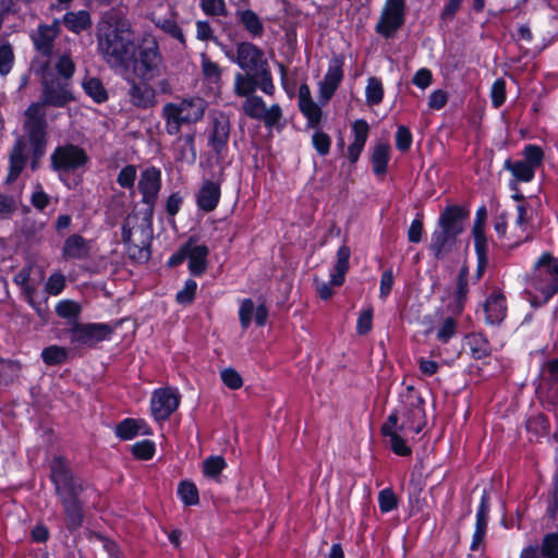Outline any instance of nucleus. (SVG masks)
Wrapping results in <instances>:
<instances>
[{"label": "nucleus", "instance_id": "17", "mask_svg": "<svg viewBox=\"0 0 558 558\" xmlns=\"http://www.w3.org/2000/svg\"><path fill=\"white\" fill-rule=\"evenodd\" d=\"M468 217L469 210L466 208L459 205H449L440 214L438 228L458 236L463 232Z\"/></svg>", "mask_w": 558, "mask_h": 558}, {"label": "nucleus", "instance_id": "21", "mask_svg": "<svg viewBox=\"0 0 558 558\" xmlns=\"http://www.w3.org/2000/svg\"><path fill=\"white\" fill-rule=\"evenodd\" d=\"M267 316L268 311L264 304H260L255 308L251 299H245L241 302L239 318L243 329H246L251 325L253 317L258 326H264L266 324Z\"/></svg>", "mask_w": 558, "mask_h": 558}, {"label": "nucleus", "instance_id": "19", "mask_svg": "<svg viewBox=\"0 0 558 558\" xmlns=\"http://www.w3.org/2000/svg\"><path fill=\"white\" fill-rule=\"evenodd\" d=\"M129 82L130 89L128 95L133 106L141 109H148L156 105V90L148 82H136L135 80H130Z\"/></svg>", "mask_w": 558, "mask_h": 558}, {"label": "nucleus", "instance_id": "42", "mask_svg": "<svg viewBox=\"0 0 558 558\" xmlns=\"http://www.w3.org/2000/svg\"><path fill=\"white\" fill-rule=\"evenodd\" d=\"M44 228L41 222H37L31 218H25L23 220L21 232L25 236L26 241L29 243H37L40 241V232Z\"/></svg>", "mask_w": 558, "mask_h": 558}, {"label": "nucleus", "instance_id": "18", "mask_svg": "<svg viewBox=\"0 0 558 558\" xmlns=\"http://www.w3.org/2000/svg\"><path fill=\"white\" fill-rule=\"evenodd\" d=\"M161 187L160 171L154 167L147 168L141 174L138 190L143 195V203L153 207Z\"/></svg>", "mask_w": 558, "mask_h": 558}, {"label": "nucleus", "instance_id": "14", "mask_svg": "<svg viewBox=\"0 0 558 558\" xmlns=\"http://www.w3.org/2000/svg\"><path fill=\"white\" fill-rule=\"evenodd\" d=\"M229 137V117L222 112L214 114V117L211 118V126L208 142L210 147L215 150L217 155H221L226 150Z\"/></svg>", "mask_w": 558, "mask_h": 558}, {"label": "nucleus", "instance_id": "11", "mask_svg": "<svg viewBox=\"0 0 558 558\" xmlns=\"http://www.w3.org/2000/svg\"><path fill=\"white\" fill-rule=\"evenodd\" d=\"M88 160L86 153L78 146L68 144L57 147L51 154V167L56 171H74Z\"/></svg>", "mask_w": 558, "mask_h": 558}, {"label": "nucleus", "instance_id": "37", "mask_svg": "<svg viewBox=\"0 0 558 558\" xmlns=\"http://www.w3.org/2000/svg\"><path fill=\"white\" fill-rule=\"evenodd\" d=\"M15 56L12 45L4 39H0V75L7 76L13 69Z\"/></svg>", "mask_w": 558, "mask_h": 558}, {"label": "nucleus", "instance_id": "54", "mask_svg": "<svg viewBox=\"0 0 558 558\" xmlns=\"http://www.w3.org/2000/svg\"><path fill=\"white\" fill-rule=\"evenodd\" d=\"M544 158L543 150L535 145H529L524 148V162L536 170L542 165Z\"/></svg>", "mask_w": 558, "mask_h": 558}, {"label": "nucleus", "instance_id": "7", "mask_svg": "<svg viewBox=\"0 0 558 558\" xmlns=\"http://www.w3.org/2000/svg\"><path fill=\"white\" fill-rule=\"evenodd\" d=\"M531 284L548 300L558 292V260L550 254H543L534 266Z\"/></svg>", "mask_w": 558, "mask_h": 558}, {"label": "nucleus", "instance_id": "34", "mask_svg": "<svg viewBox=\"0 0 558 558\" xmlns=\"http://www.w3.org/2000/svg\"><path fill=\"white\" fill-rule=\"evenodd\" d=\"M390 146L387 143H377L373 149L372 163L374 173L381 175L387 170Z\"/></svg>", "mask_w": 558, "mask_h": 558}, {"label": "nucleus", "instance_id": "35", "mask_svg": "<svg viewBox=\"0 0 558 558\" xmlns=\"http://www.w3.org/2000/svg\"><path fill=\"white\" fill-rule=\"evenodd\" d=\"M526 229V208L523 205H519L517 207V218L515 223L511 228V236L510 239L514 240V244H518L522 241L530 240V235L525 234L523 236V233Z\"/></svg>", "mask_w": 558, "mask_h": 558}, {"label": "nucleus", "instance_id": "46", "mask_svg": "<svg viewBox=\"0 0 558 558\" xmlns=\"http://www.w3.org/2000/svg\"><path fill=\"white\" fill-rule=\"evenodd\" d=\"M299 107L302 113L306 117L308 125L314 128L320 122L322 109L314 100L303 102L299 105Z\"/></svg>", "mask_w": 558, "mask_h": 558}, {"label": "nucleus", "instance_id": "60", "mask_svg": "<svg viewBox=\"0 0 558 558\" xmlns=\"http://www.w3.org/2000/svg\"><path fill=\"white\" fill-rule=\"evenodd\" d=\"M136 179V168L132 165L124 167L118 174V183L125 189H130L134 185Z\"/></svg>", "mask_w": 558, "mask_h": 558}, {"label": "nucleus", "instance_id": "20", "mask_svg": "<svg viewBox=\"0 0 558 558\" xmlns=\"http://www.w3.org/2000/svg\"><path fill=\"white\" fill-rule=\"evenodd\" d=\"M184 245L191 274L194 276H201L207 269V256L209 254L208 247L204 244H196L192 239H190Z\"/></svg>", "mask_w": 558, "mask_h": 558}, {"label": "nucleus", "instance_id": "59", "mask_svg": "<svg viewBox=\"0 0 558 558\" xmlns=\"http://www.w3.org/2000/svg\"><path fill=\"white\" fill-rule=\"evenodd\" d=\"M492 102L494 107H500L506 99V83L504 80L499 78L494 82L490 90Z\"/></svg>", "mask_w": 558, "mask_h": 558}, {"label": "nucleus", "instance_id": "33", "mask_svg": "<svg viewBox=\"0 0 558 558\" xmlns=\"http://www.w3.org/2000/svg\"><path fill=\"white\" fill-rule=\"evenodd\" d=\"M117 436L121 439L129 440L138 434H149L143 421L133 418L123 420L116 428Z\"/></svg>", "mask_w": 558, "mask_h": 558}, {"label": "nucleus", "instance_id": "55", "mask_svg": "<svg viewBox=\"0 0 558 558\" xmlns=\"http://www.w3.org/2000/svg\"><path fill=\"white\" fill-rule=\"evenodd\" d=\"M542 554L547 558H558V534L551 533L544 537Z\"/></svg>", "mask_w": 558, "mask_h": 558}, {"label": "nucleus", "instance_id": "2", "mask_svg": "<svg viewBox=\"0 0 558 558\" xmlns=\"http://www.w3.org/2000/svg\"><path fill=\"white\" fill-rule=\"evenodd\" d=\"M71 99L72 96L63 83L54 80L49 81L47 75L44 76L41 102H34L26 109L23 123L24 131L32 146L33 169L37 167L38 160L46 151L47 120L44 107H64Z\"/></svg>", "mask_w": 558, "mask_h": 558}, {"label": "nucleus", "instance_id": "13", "mask_svg": "<svg viewBox=\"0 0 558 558\" xmlns=\"http://www.w3.org/2000/svg\"><path fill=\"white\" fill-rule=\"evenodd\" d=\"M180 395L170 388L157 389L150 400L151 413L158 421L167 420L179 407Z\"/></svg>", "mask_w": 558, "mask_h": 558}, {"label": "nucleus", "instance_id": "29", "mask_svg": "<svg viewBox=\"0 0 558 558\" xmlns=\"http://www.w3.org/2000/svg\"><path fill=\"white\" fill-rule=\"evenodd\" d=\"M484 311L488 324L493 325L502 322L507 311L505 296L500 293H493L486 300Z\"/></svg>", "mask_w": 558, "mask_h": 558}, {"label": "nucleus", "instance_id": "28", "mask_svg": "<svg viewBox=\"0 0 558 558\" xmlns=\"http://www.w3.org/2000/svg\"><path fill=\"white\" fill-rule=\"evenodd\" d=\"M129 225L130 221L128 219L122 227V240L128 246L130 257L138 262L148 260L150 256L148 242L142 241L141 244L135 243L132 239V230Z\"/></svg>", "mask_w": 558, "mask_h": 558}, {"label": "nucleus", "instance_id": "22", "mask_svg": "<svg viewBox=\"0 0 558 558\" xmlns=\"http://www.w3.org/2000/svg\"><path fill=\"white\" fill-rule=\"evenodd\" d=\"M488 512H489V496L486 493V490H483L481 504H480L478 510L476 512L475 531L473 533L472 544H471L472 550L478 549L480 545L483 543V539H484V536L486 533V529H487Z\"/></svg>", "mask_w": 558, "mask_h": 558}, {"label": "nucleus", "instance_id": "45", "mask_svg": "<svg viewBox=\"0 0 558 558\" xmlns=\"http://www.w3.org/2000/svg\"><path fill=\"white\" fill-rule=\"evenodd\" d=\"M178 493L181 497V500L186 506H194V505H197L199 501L198 490L192 482H189V481L181 482L179 485Z\"/></svg>", "mask_w": 558, "mask_h": 558}, {"label": "nucleus", "instance_id": "39", "mask_svg": "<svg viewBox=\"0 0 558 558\" xmlns=\"http://www.w3.org/2000/svg\"><path fill=\"white\" fill-rule=\"evenodd\" d=\"M41 359L47 365H59L68 360V350L59 345H49L43 350Z\"/></svg>", "mask_w": 558, "mask_h": 558}, {"label": "nucleus", "instance_id": "10", "mask_svg": "<svg viewBox=\"0 0 558 558\" xmlns=\"http://www.w3.org/2000/svg\"><path fill=\"white\" fill-rule=\"evenodd\" d=\"M242 110L247 117L262 121L267 128L277 125L282 118V109L278 104L267 108L262 97L256 95L244 100Z\"/></svg>", "mask_w": 558, "mask_h": 558}, {"label": "nucleus", "instance_id": "56", "mask_svg": "<svg viewBox=\"0 0 558 558\" xmlns=\"http://www.w3.org/2000/svg\"><path fill=\"white\" fill-rule=\"evenodd\" d=\"M312 143L318 154L325 156L329 153L331 140L328 134L322 131H316L313 134Z\"/></svg>", "mask_w": 558, "mask_h": 558}, {"label": "nucleus", "instance_id": "58", "mask_svg": "<svg viewBox=\"0 0 558 558\" xmlns=\"http://www.w3.org/2000/svg\"><path fill=\"white\" fill-rule=\"evenodd\" d=\"M203 11L208 15H226V4L223 0H201Z\"/></svg>", "mask_w": 558, "mask_h": 558}, {"label": "nucleus", "instance_id": "52", "mask_svg": "<svg viewBox=\"0 0 558 558\" xmlns=\"http://www.w3.org/2000/svg\"><path fill=\"white\" fill-rule=\"evenodd\" d=\"M457 330V320L452 317H446L437 330V339L440 342H448L454 335Z\"/></svg>", "mask_w": 558, "mask_h": 558}, {"label": "nucleus", "instance_id": "38", "mask_svg": "<svg viewBox=\"0 0 558 558\" xmlns=\"http://www.w3.org/2000/svg\"><path fill=\"white\" fill-rule=\"evenodd\" d=\"M83 88L85 93L98 104L108 99L106 88L104 87L100 80L96 77H89L83 81Z\"/></svg>", "mask_w": 558, "mask_h": 558}, {"label": "nucleus", "instance_id": "6", "mask_svg": "<svg viewBox=\"0 0 558 558\" xmlns=\"http://www.w3.org/2000/svg\"><path fill=\"white\" fill-rule=\"evenodd\" d=\"M234 61L246 73H256L262 76V90L272 95L275 85L264 52L251 43H241L236 46Z\"/></svg>", "mask_w": 558, "mask_h": 558}, {"label": "nucleus", "instance_id": "63", "mask_svg": "<svg viewBox=\"0 0 558 558\" xmlns=\"http://www.w3.org/2000/svg\"><path fill=\"white\" fill-rule=\"evenodd\" d=\"M197 283L194 280H187L184 288L177 293V301L181 304L191 303L194 299Z\"/></svg>", "mask_w": 558, "mask_h": 558}, {"label": "nucleus", "instance_id": "3", "mask_svg": "<svg viewBox=\"0 0 558 558\" xmlns=\"http://www.w3.org/2000/svg\"><path fill=\"white\" fill-rule=\"evenodd\" d=\"M402 402L405 404L403 422L399 425L398 413H391L381 426V434L389 438L390 447L396 454L409 456L411 449L405 445L402 434L407 432L418 434L422 430L424 426L423 399L410 386L402 395Z\"/></svg>", "mask_w": 558, "mask_h": 558}, {"label": "nucleus", "instance_id": "16", "mask_svg": "<svg viewBox=\"0 0 558 558\" xmlns=\"http://www.w3.org/2000/svg\"><path fill=\"white\" fill-rule=\"evenodd\" d=\"M343 62L340 58H333L328 66V71L324 80L319 83V101L327 104L337 90L339 84L343 78L342 71Z\"/></svg>", "mask_w": 558, "mask_h": 558}, {"label": "nucleus", "instance_id": "40", "mask_svg": "<svg viewBox=\"0 0 558 558\" xmlns=\"http://www.w3.org/2000/svg\"><path fill=\"white\" fill-rule=\"evenodd\" d=\"M466 340L474 359H483L489 354L488 341L482 335H470Z\"/></svg>", "mask_w": 558, "mask_h": 558}, {"label": "nucleus", "instance_id": "36", "mask_svg": "<svg viewBox=\"0 0 558 558\" xmlns=\"http://www.w3.org/2000/svg\"><path fill=\"white\" fill-rule=\"evenodd\" d=\"M505 168L519 181L530 182L534 178L535 169L523 160L512 162L508 159L505 162Z\"/></svg>", "mask_w": 558, "mask_h": 558}, {"label": "nucleus", "instance_id": "26", "mask_svg": "<svg viewBox=\"0 0 558 558\" xmlns=\"http://www.w3.org/2000/svg\"><path fill=\"white\" fill-rule=\"evenodd\" d=\"M220 198V185L213 181H205L199 189L196 201L197 205L204 211L214 210Z\"/></svg>", "mask_w": 558, "mask_h": 558}, {"label": "nucleus", "instance_id": "24", "mask_svg": "<svg viewBox=\"0 0 558 558\" xmlns=\"http://www.w3.org/2000/svg\"><path fill=\"white\" fill-rule=\"evenodd\" d=\"M90 246L80 234H72L63 243L62 256L64 259H85L89 256Z\"/></svg>", "mask_w": 558, "mask_h": 558}, {"label": "nucleus", "instance_id": "9", "mask_svg": "<svg viewBox=\"0 0 558 558\" xmlns=\"http://www.w3.org/2000/svg\"><path fill=\"white\" fill-rule=\"evenodd\" d=\"M113 329L108 324H74L70 329V342L75 347H94L110 337Z\"/></svg>", "mask_w": 558, "mask_h": 558}, {"label": "nucleus", "instance_id": "47", "mask_svg": "<svg viewBox=\"0 0 558 558\" xmlns=\"http://www.w3.org/2000/svg\"><path fill=\"white\" fill-rule=\"evenodd\" d=\"M474 246L477 255V259H488L487 252V240L484 231L481 229V223H474L473 226Z\"/></svg>", "mask_w": 558, "mask_h": 558}, {"label": "nucleus", "instance_id": "57", "mask_svg": "<svg viewBox=\"0 0 558 558\" xmlns=\"http://www.w3.org/2000/svg\"><path fill=\"white\" fill-rule=\"evenodd\" d=\"M132 452L138 459H150L155 452L154 442L150 440L138 441L135 445H133Z\"/></svg>", "mask_w": 558, "mask_h": 558}, {"label": "nucleus", "instance_id": "53", "mask_svg": "<svg viewBox=\"0 0 558 558\" xmlns=\"http://www.w3.org/2000/svg\"><path fill=\"white\" fill-rule=\"evenodd\" d=\"M222 383L230 389H240L243 385L241 375L234 368H225L220 373Z\"/></svg>", "mask_w": 558, "mask_h": 558}, {"label": "nucleus", "instance_id": "44", "mask_svg": "<svg viewBox=\"0 0 558 558\" xmlns=\"http://www.w3.org/2000/svg\"><path fill=\"white\" fill-rule=\"evenodd\" d=\"M241 22L253 36H260L263 34V24L257 14L252 10L241 12Z\"/></svg>", "mask_w": 558, "mask_h": 558}, {"label": "nucleus", "instance_id": "4", "mask_svg": "<svg viewBox=\"0 0 558 558\" xmlns=\"http://www.w3.org/2000/svg\"><path fill=\"white\" fill-rule=\"evenodd\" d=\"M50 477L62 504L68 527H78L83 522L82 502L78 499L83 490L82 483L73 476L66 461L61 457L52 460Z\"/></svg>", "mask_w": 558, "mask_h": 558}, {"label": "nucleus", "instance_id": "23", "mask_svg": "<svg viewBox=\"0 0 558 558\" xmlns=\"http://www.w3.org/2000/svg\"><path fill=\"white\" fill-rule=\"evenodd\" d=\"M457 235L437 228L430 238L429 250L436 259H442L456 245Z\"/></svg>", "mask_w": 558, "mask_h": 558}, {"label": "nucleus", "instance_id": "1", "mask_svg": "<svg viewBox=\"0 0 558 558\" xmlns=\"http://www.w3.org/2000/svg\"><path fill=\"white\" fill-rule=\"evenodd\" d=\"M97 50L112 70L128 75L136 56L134 32L119 9L105 12L97 25Z\"/></svg>", "mask_w": 558, "mask_h": 558}, {"label": "nucleus", "instance_id": "51", "mask_svg": "<svg viewBox=\"0 0 558 558\" xmlns=\"http://www.w3.org/2000/svg\"><path fill=\"white\" fill-rule=\"evenodd\" d=\"M468 276H469V268L464 264L459 271V276H458V280H457L456 294H457V301L460 305L464 302V300L466 299L468 292H469Z\"/></svg>", "mask_w": 558, "mask_h": 558}, {"label": "nucleus", "instance_id": "27", "mask_svg": "<svg viewBox=\"0 0 558 558\" xmlns=\"http://www.w3.org/2000/svg\"><path fill=\"white\" fill-rule=\"evenodd\" d=\"M262 89V76L256 73H236L234 76V94L239 97L248 98L254 96L256 88Z\"/></svg>", "mask_w": 558, "mask_h": 558}, {"label": "nucleus", "instance_id": "5", "mask_svg": "<svg viewBox=\"0 0 558 558\" xmlns=\"http://www.w3.org/2000/svg\"><path fill=\"white\" fill-rule=\"evenodd\" d=\"M206 101L201 97L184 98L178 102H168L163 106L161 116L166 122L169 135H178L182 124L199 121L205 113Z\"/></svg>", "mask_w": 558, "mask_h": 558}, {"label": "nucleus", "instance_id": "12", "mask_svg": "<svg viewBox=\"0 0 558 558\" xmlns=\"http://www.w3.org/2000/svg\"><path fill=\"white\" fill-rule=\"evenodd\" d=\"M404 0H387L376 31L385 37H391L404 23Z\"/></svg>", "mask_w": 558, "mask_h": 558}, {"label": "nucleus", "instance_id": "61", "mask_svg": "<svg viewBox=\"0 0 558 558\" xmlns=\"http://www.w3.org/2000/svg\"><path fill=\"white\" fill-rule=\"evenodd\" d=\"M379 508L383 512L391 511L397 506V497L390 489H384L378 496Z\"/></svg>", "mask_w": 558, "mask_h": 558}, {"label": "nucleus", "instance_id": "25", "mask_svg": "<svg viewBox=\"0 0 558 558\" xmlns=\"http://www.w3.org/2000/svg\"><path fill=\"white\" fill-rule=\"evenodd\" d=\"M26 141L19 137L10 154V168L7 177V183L14 182L26 165Z\"/></svg>", "mask_w": 558, "mask_h": 558}, {"label": "nucleus", "instance_id": "64", "mask_svg": "<svg viewBox=\"0 0 558 558\" xmlns=\"http://www.w3.org/2000/svg\"><path fill=\"white\" fill-rule=\"evenodd\" d=\"M17 209V204L14 197L0 194V217L9 218L11 217Z\"/></svg>", "mask_w": 558, "mask_h": 558}, {"label": "nucleus", "instance_id": "32", "mask_svg": "<svg viewBox=\"0 0 558 558\" xmlns=\"http://www.w3.org/2000/svg\"><path fill=\"white\" fill-rule=\"evenodd\" d=\"M62 23L69 31L80 34L92 26V19L88 11L80 10L65 13L62 17Z\"/></svg>", "mask_w": 558, "mask_h": 558}, {"label": "nucleus", "instance_id": "48", "mask_svg": "<svg viewBox=\"0 0 558 558\" xmlns=\"http://www.w3.org/2000/svg\"><path fill=\"white\" fill-rule=\"evenodd\" d=\"M56 313L62 318H76L81 313V306L72 300H62L56 306Z\"/></svg>", "mask_w": 558, "mask_h": 558}, {"label": "nucleus", "instance_id": "30", "mask_svg": "<svg viewBox=\"0 0 558 558\" xmlns=\"http://www.w3.org/2000/svg\"><path fill=\"white\" fill-rule=\"evenodd\" d=\"M369 126L365 120H357L353 124L354 141L348 147V155L351 162H356L367 141Z\"/></svg>", "mask_w": 558, "mask_h": 558}, {"label": "nucleus", "instance_id": "62", "mask_svg": "<svg viewBox=\"0 0 558 558\" xmlns=\"http://www.w3.org/2000/svg\"><path fill=\"white\" fill-rule=\"evenodd\" d=\"M411 143H412V135H411L410 130L404 125H400L396 133L397 148L401 151H405L410 148Z\"/></svg>", "mask_w": 558, "mask_h": 558}, {"label": "nucleus", "instance_id": "41", "mask_svg": "<svg viewBox=\"0 0 558 558\" xmlns=\"http://www.w3.org/2000/svg\"><path fill=\"white\" fill-rule=\"evenodd\" d=\"M202 73L209 84H218L221 80L220 66L211 61L205 53H202Z\"/></svg>", "mask_w": 558, "mask_h": 558}, {"label": "nucleus", "instance_id": "43", "mask_svg": "<svg viewBox=\"0 0 558 558\" xmlns=\"http://www.w3.org/2000/svg\"><path fill=\"white\" fill-rule=\"evenodd\" d=\"M366 102L368 105H378L384 97L381 82L376 77H369L365 89Z\"/></svg>", "mask_w": 558, "mask_h": 558}, {"label": "nucleus", "instance_id": "49", "mask_svg": "<svg viewBox=\"0 0 558 558\" xmlns=\"http://www.w3.org/2000/svg\"><path fill=\"white\" fill-rule=\"evenodd\" d=\"M225 468L226 461L220 456L209 457L203 463L204 474L209 477H217Z\"/></svg>", "mask_w": 558, "mask_h": 558}, {"label": "nucleus", "instance_id": "50", "mask_svg": "<svg viewBox=\"0 0 558 558\" xmlns=\"http://www.w3.org/2000/svg\"><path fill=\"white\" fill-rule=\"evenodd\" d=\"M54 69L63 80L72 77L75 71V64L69 54H62L59 57L54 64Z\"/></svg>", "mask_w": 558, "mask_h": 558}, {"label": "nucleus", "instance_id": "31", "mask_svg": "<svg viewBox=\"0 0 558 558\" xmlns=\"http://www.w3.org/2000/svg\"><path fill=\"white\" fill-rule=\"evenodd\" d=\"M351 256L350 247L342 245L337 251V263L333 271L330 275V283L335 287H340L344 282L345 274L349 270V259Z\"/></svg>", "mask_w": 558, "mask_h": 558}, {"label": "nucleus", "instance_id": "8", "mask_svg": "<svg viewBox=\"0 0 558 558\" xmlns=\"http://www.w3.org/2000/svg\"><path fill=\"white\" fill-rule=\"evenodd\" d=\"M131 65H133L134 75L141 81L149 82L160 76L163 66L157 43L154 39H144L138 59L134 58Z\"/></svg>", "mask_w": 558, "mask_h": 558}, {"label": "nucleus", "instance_id": "15", "mask_svg": "<svg viewBox=\"0 0 558 558\" xmlns=\"http://www.w3.org/2000/svg\"><path fill=\"white\" fill-rule=\"evenodd\" d=\"M60 33V20L56 19L52 24L38 25L31 34L35 49L43 56L49 57L52 53L53 43Z\"/></svg>", "mask_w": 558, "mask_h": 558}]
</instances>
